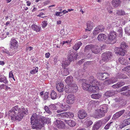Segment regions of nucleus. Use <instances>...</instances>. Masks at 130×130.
Listing matches in <instances>:
<instances>
[{"mask_svg": "<svg viewBox=\"0 0 130 130\" xmlns=\"http://www.w3.org/2000/svg\"><path fill=\"white\" fill-rule=\"evenodd\" d=\"M27 110L22 107L21 108L18 106H15L8 112L9 115L11 117L12 120L19 121L22 119L24 115L27 114Z\"/></svg>", "mask_w": 130, "mask_h": 130, "instance_id": "nucleus-1", "label": "nucleus"}, {"mask_svg": "<svg viewBox=\"0 0 130 130\" xmlns=\"http://www.w3.org/2000/svg\"><path fill=\"white\" fill-rule=\"evenodd\" d=\"M18 42L14 38H12L9 43L10 50L8 51L5 49L2 51L3 53H5L8 55L12 56L18 51Z\"/></svg>", "mask_w": 130, "mask_h": 130, "instance_id": "nucleus-2", "label": "nucleus"}, {"mask_svg": "<svg viewBox=\"0 0 130 130\" xmlns=\"http://www.w3.org/2000/svg\"><path fill=\"white\" fill-rule=\"evenodd\" d=\"M89 83L91 85L89 88V91L95 93L98 91L99 90L98 86L99 82L96 79H94V77L92 76H90L89 78Z\"/></svg>", "mask_w": 130, "mask_h": 130, "instance_id": "nucleus-3", "label": "nucleus"}, {"mask_svg": "<svg viewBox=\"0 0 130 130\" xmlns=\"http://www.w3.org/2000/svg\"><path fill=\"white\" fill-rule=\"evenodd\" d=\"M100 108L93 116L94 118L99 119L103 117L105 115V113L107 112V105L105 104L102 105L101 106Z\"/></svg>", "mask_w": 130, "mask_h": 130, "instance_id": "nucleus-4", "label": "nucleus"}, {"mask_svg": "<svg viewBox=\"0 0 130 130\" xmlns=\"http://www.w3.org/2000/svg\"><path fill=\"white\" fill-rule=\"evenodd\" d=\"M40 120L38 119L36 113H33L31 118V123L32 124L31 127L33 129L37 130L41 129L40 126L39 125V121Z\"/></svg>", "mask_w": 130, "mask_h": 130, "instance_id": "nucleus-5", "label": "nucleus"}, {"mask_svg": "<svg viewBox=\"0 0 130 130\" xmlns=\"http://www.w3.org/2000/svg\"><path fill=\"white\" fill-rule=\"evenodd\" d=\"M116 33L113 31L110 32L108 37L106 43L109 44H112L116 41Z\"/></svg>", "mask_w": 130, "mask_h": 130, "instance_id": "nucleus-6", "label": "nucleus"}, {"mask_svg": "<svg viewBox=\"0 0 130 130\" xmlns=\"http://www.w3.org/2000/svg\"><path fill=\"white\" fill-rule=\"evenodd\" d=\"M91 49L92 52L95 54L99 53L100 52V47L97 45H93L92 44H90L86 46L85 49V51L87 50Z\"/></svg>", "mask_w": 130, "mask_h": 130, "instance_id": "nucleus-7", "label": "nucleus"}, {"mask_svg": "<svg viewBox=\"0 0 130 130\" xmlns=\"http://www.w3.org/2000/svg\"><path fill=\"white\" fill-rule=\"evenodd\" d=\"M112 57V54L111 52H105L102 54V61L105 62H107L111 60Z\"/></svg>", "mask_w": 130, "mask_h": 130, "instance_id": "nucleus-8", "label": "nucleus"}, {"mask_svg": "<svg viewBox=\"0 0 130 130\" xmlns=\"http://www.w3.org/2000/svg\"><path fill=\"white\" fill-rule=\"evenodd\" d=\"M51 122V119L49 118H46L44 117H42L41 118L39 121V125L40 126L41 128L42 127L44 126L45 124L46 123H49Z\"/></svg>", "mask_w": 130, "mask_h": 130, "instance_id": "nucleus-9", "label": "nucleus"}, {"mask_svg": "<svg viewBox=\"0 0 130 130\" xmlns=\"http://www.w3.org/2000/svg\"><path fill=\"white\" fill-rule=\"evenodd\" d=\"M78 56L77 54H75L72 51H69L68 54V59L71 62L74 59H76Z\"/></svg>", "mask_w": 130, "mask_h": 130, "instance_id": "nucleus-10", "label": "nucleus"}, {"mask_svg": "<svg viewBox=\"0 0 130 130\" xmlns=\"http://www.w3.org/2000/svg\"><path fill=\"white\" fill-rule=\"evenodd\" d=\"M104 29V27L102 25L98 26L94 29L93 31V34L94 35H95L103 31Z\"/></svg>", "mask_w": 130, "mask_h": 130, "instance_id": "nucleus-11", "label": "nucleus"}, {"mask_svg": "<svg viewBox=\"0 0 130 130\" xmlns=\"http://www.w3.org/2000/svg\"><path fill=\"white\" fill-rule=\"evenodd\" d=\"M54 124L56 127L59 128H63L65 127L64 123L60 120H56L54 122Z\"/></svg>", "mask_w": 130, "mask_h": 130, "instance_id": "nucleus-12", "label": "nucleus"}, {"mask_svg": "<svg viewBox=\"0 0 130 130\" xmlns=\"http://www.w3.org/2000/svg\"><path fill=\"white\" fill-rule=\"evenodd\" d=\"M72 86H70V85L66 86L64 88V90L65 91L68 93H74L77 91V87H75V88L74 89L72 90L71 89Z\"/></svg>", "mask_w": 130, "mask_h": 130, "instance_id": "nucleus-13", "label": "nucleus"}, {"mask_svg": "<svg viewBox=\"0 0 130 130\" xmlns=\"http://www.w3.org/2000/svg\"><path fill=\"white\" fill-rule=\"evenodd\" d=\"M74 95L72 94L69 95L66 100V103L69 104H72L74 102Z\"/></svg>", "mask_w": 130, "mask_h": 130, "instance_id": "nucleus-14", "label": "nucleus"}, {"mask_svg": "<svg viewBox=\"0 0 130 130\" xmlns=\"http://www.w3.org/2000/svg\"><path fill=\"white\" fill-rule=\"evenodd\" d=\"M78 115L79 119H83L86 117L87 114L84 110L82 109L78 111Z\"/></svg>", "mask_w": 130, "mask_h": 130, "instance_id": "nucleus-15", "label": "nucleus"}, {"mask_svg": "<svg viewBox=\"0 0 130 130\" xmlns=\"http://www.w3.org/2000/svg\"><path fill=\"white\" fill-rule=\"evenodd\" d=\"M116 53L122 56H124L125 54V50L120 47H116L115 48Z\"/></svg>", "mask_w": 130, "mask_h": 130, "instance_id": "nucleus-16", "label": "nucleus"}, {"mask_svg": "<svg viewBox=\"0 0 130 130\" xmlns=\"http://www.w3.org/2000/svg\"><path fill=\"white\" fill-rule=\"evenodd\" d=\"M99 79L102 80H105L109 77V75L107 73H99L97 74Z\"/></svg>", "mask_w": 130, "mask_h": 130, "instance_id": "nucleus-17", "label": "nucleus"}, {"mask_svg": "<svg viewBox=\"0 0 130 130\" xmlns=\"http://www.w3.org/2000/svg\"><path fill=\"white\" fill-rule=\"evenodd\" d=\"M102 124V122L100 120L96 122L93 127L92 130H97L100 127Z\"/></svg>", "mask_w": 130, "mask_h": 130, "instance_id": "nucleus-18", "label": "nucleus"}, {"mask_svg": "<svg viewBox=\"0 0 130 130\" xmlns=\"http://www.w3.org/2000/svg\"><path fill=\"white\" fill-rule=\"evenodd\" d=\"M111 4L114 7L117 8L121 5V0H113L111 2Z\"/></svg>", "mask_w": 130, "mask_h": 130, "instance_id": "nucleus-19", "label": "nucleus"}, {"mask_svg": "<svg viewBox=\"0 0 130 130\" xmlns=\"http://www.w3.org/2000/svg\"><path fill=\"white\" fill-rule=\"evenodd\" d=\"M56 88L57 90L59 92L63 91L64 87L63 84L60 83H56Z\"/></svg>", "mask_w": 130, "mask_h": 130, "instance_id": "nucleus-20", "label": "nucleus"}, {"mask_svg": "<svg viewBox=\"0 0 130 130\" xmlns=\"http://www.w3.org/2000/svg\"><path fill=\"white\" fill-rule=\"evenodd\" d=\"M84 83H83L82 84V88L84 90H88L89 91V88L90 86V84L89 83V81H85Z\"/></svg>", "mask_w": 130, "mask_h": 130, "instance_id": "nucleus-21", "label": "nucleus"}, {"mask_svg": "<svg viewBox=\"0 0 130 130\" xmlns=\"http://www.w3.org/2000/svg\"><path fill=\"white\" fill-rule=\"evenodd\" d=\"M124 110H123L116 112L113 116V118L114 119H116L119 118L124 113Z\"/></svg>", "mask_w": 130, "mask_h": 130, "instance_id": "nucleus-22", "label": "nucleus"}, {"mask_svg": "<svg viewBox=\"0 0 130 130\" xmlns=\"http://www.w3.org/2000/svg\"><path fill=\"white\" fill-rule=\"evenodd\" d=\"M117 91L113 90L108 91L105 93V95L107 97H110L114 95L115 94H117Z\"/></svg>", "mask_w": 130, "mask_h": 130, "instance_id": "nucleus-23", "label": "nucleus"}, {"mask_svg": "<svg viewBox=\"0 0 130 130\" xmlns=\"http://www.w3.org/2000/svg\"><path fill=\"white\" fill-rule=\"evenodd\" d=\"M73 78L71 76H70L67 77L65 80L66 83L68 85L73 82Z\"/></svg>", "mask_w": 130, "mask_h": 130, "instance_id": "nucleus-24", "label": "nucleus"}, {"mask_svg": "<svg viewBox=\"0 0 130 130\" xmlns=\"http://www.w3.org/2000/svg\"><path fill=\"white\" fill-rule=\"evenodd\" d=\"M87 29H86V30L90 31L93 28V23L91 21H89L87 22Z\"/></svg>", "mask_w": 130, "mask_h": 130, "instance_id": "nucleus-25", "label": "nucleus"}, {"mask_svg": "<svg viewBox=\"0 0 130 130\" xmlns=\"http://www.w3.org/2000/svg\"><path fill=\"white\" fill-rule=\"evenodd\" d=\"M106 38V36L105 34H101L98 35L97 38L99 41H101L105 40Z\"/></svg>", "mask_w": 130, "mask_h": 130, "instance_id": "nucleus-26", "label": "nucleus"}, {"mask_svg": "<svg viewBox=\"0 0 130 130\" xmlns=\"http://www.w3.org/2000/svg\"><path fill=\"white\" fill-rule=\"evenodd\" d=\"M60 107L64 111H66L69 109L70 107L67 105L61 104Z\"/></svg>", "mask_w": 130, "mask_h": 130, "instance_id": "nucleus-27", "label": "nucleus"}, {"mask_svg": "<svg viewBox=\"0 0 130 130\" xmlns=\"http://www.w3.org/2000/svg\"><path fill=\"white\" fill-rule=\"evenodd\" d=\"M116 77L118 79H126L128 77L124 74L118 73L116 76Z\"/></svg>", "mask_w": 130, "mask_h": 130, "instance_id": "nucleus-28", "label": "nucleus"}, {"mask_svg": "<svg viewBox=\"0 0 130 130\" xmlns=\"http://www.w3.org/2000/svg\"><path fill=\"white\" fill-rule=\"evenodd\" d=\"M0 82L7 84L8 83V81L5 76L4 75H1L0 76Z\"/></svg>", "mask_w": 130, "mask_h": 130, "instance_id": "nucleus-29", "label": "nucleus"}, {"mask_svg": "<svg viewBox=\"0 0 130 130\" xmlns=\"http://www.w3.org/2000/svg\"><path fill=\"white\" fill-rule=\"evenodd\" d=\"M31 28L32 30H35L37 32L39 31L41 29L40 27L35 25H32Z\"/></svg>", "mask_w": 130, "mask_h": 130, "instance_id": "nucleus-30", "label": "nucleus"}, {"mask_svg": "<svg viewBox=\"0 0 130 130\" xmlns=\"http://www.w3.org/2000/svg\"><path fill=\"white\" fill-rule=\"evenodd\" d=\"M71 62L68 59L66 60L62 63V67L63 68L68 66Z\"/></svg>", "mask_w": 130, "mask_h": 130, "instance_id": "nucleus-31", "label": "nucleus"}, {"mask_svg": "<svg viewBox=\"0 0 130 130\" xmlns=\"http://www.w3.org/2000/svg\"><path fill=\"white\" fill-rule=\"evenodd\" d=\"M82 43L81 42H78L76 43L73 47V49L75 50H77L79 48L80 46H81Z\"/></svg>", "mask_w": 130, "mask_h": 130, "instance_id": "nucleus-32", "label": "nucleus"}, {"mask_svg": "<svg viewBox=\"0 0 130 130\" xmlns=\"http://www.w3.org/2000/svg\"><path fill=\"white\" fill-rule=\"evenodd\" d=\"M116 14L119 15H124L126 14L124 10H117Z\"/></svg>", "mask_w": 130, "mask_h": 130, "instance_id": "nucleus-33", "label": "nucleus"}, {"mask_svg": "<svg viewBox=\"0 0 130 130\" xmlns=\"http://www.w3.org/2000/svg\"><path fill=\"white\" fill-rule=\"evenodd\" d=\"M67 123L69 126L71 127L74 126L76 124L75 122L74 121L71 120L68 121Z\"/></svg>", "mask_w": 130, "mask_h": 130, "instance_id": "nucleus-34", "label": "nucleus"}, {"mask_svg": "<svg viewBox=\"0 0 130 130\" xmlns=\"http://www.w3.org/2000/svg\"><path fill=\"white\" fill-rule=\"evenodd\" d=\"M66 112L59 113L56 115V116L57 117L59 118H63L64 117H66Z\"/></svg>", "mask_w": 130, "mask_h": 130, "instance_id": "nucleus-35", "label": "nucleus"}, {"mask_svg": "<svg viewBox=\"0 0 130 130\" xmlns=\"http://www.w3.org/2000/svg\"><path fill=\"white\" fill-rule=\"evenodd\" d=\"M91 98L95 99H98L101 97V95L99 94H94L91 95Z\"/></svg>", "mask_w": 130, "mask_h": 130, "instance_id": "nucleus-36", "label": "nucleus"}, {"mask_svg": "<svg viewBox=\"0 0 130 130\" xmlns=\"http://www.w3.org/2000/svg\"><path fill=\"white\" fill-rule=\"evenodd\" d=\"M51 98L52 99H55L56 98L57 94L54 91H52L51 94Z\"/></svg>", "mask_w": 130, "mask_h": 130, "instance_id": "nucleus-37", "label": "nucleus"}, {"mask_svg": "<svg viewBox=\"0 0 130 130\" xmlns=\"http://www.w3.org/2000/svg\"><path fill=\"white\" fill-rule=\"evenodd\" d=\"M124 126H126L130 124V118L124 120L123 122Z\"/></svg>", "mask_w": 130, "mask_h": 130, "instance_id": "nucleus-38", "label": "nucleus"}, {"mask_svg": "<svg viewBox=\"0 0 130 130\" xmlns=\"http://www.w3.org/2000/svg\"><path fill=\"white\" fill-rule=\"evenodd\" d=\"M121 58L119 59V62L122 64L126 65L128 64V62L126 60L123 59L122 60Z\"/></svg>", "mask_w": 130, "mask_h": 130, "instance_id": "nucleus-39", "label": "nucleus"}, {"mask_svg": "<svg viewBox=\"0 0 130 130\" xmlns=\"http://www.w3.org/2000/svg\"><path fill=\"white\" fill-rule=\"evenodd\" d=\"M69 73V70L67 69H64V71L62 72V74L63 76H66L68 75Z\"/></svg>", "mask_w": 130, "mask_h": 130, "instance_id": "nucleus-40", "label": "nucleus"}, {"mask_svg": "<svg viewBox=\"0 0 130 130\" xmlns=\"http://www.w3.org/2000/svg\"><path fill=\"white\" fill-rule=\"evenodd\" d=\"M125 33L128 35H130V26H128L125 28Z\"/></svg>", "mask_w": 130, "mask_h": 130, "instance_id": "nucleus-41", "label": "nucleus"}, {"mask_svg": "<svg viewBox=\"0 0 130 130\" xmlns=\"http://www.w3.org/2000/svg\"><path fill=\"white\" fill-rule=\"evenodd\" d=\"M66 117L70 118H73L74 116V113L71 112H66Z\"/></svg>", "mask_w": 130, "mask_h": 130, "instance_id": "nucleus-42", "label": "nucleus"}, {"mask_svg": "<svg viewBox=\"0 0 130 130\" xmlns=\"http://www.w3.org/2000/svg\"><path fill=\"white\" fill-rule=\"evenodd\" d=\"M44 109L46 112L49 115H51L52 114V112L51 111V110H50V109L47 106H44Z\"/></svg>", "mask_w": 130, "mask_h": 130, "instance_id": "nucleus-43", "label": "nucleus"}, {"mask_svg": "<svg viewBox=\"0 0 130 130\" xmlns=\"http://www.w3.org/2000/svg\"><path fill=\"white\" fill-rule=\"evenodd\" d=\"M120 47L122 49L125 50V49L126 48V47H127V46L126 44L124 42H121L120 45Z\"/></svg>", "mask_w": 130, "mask_h": 130, "instance_id": "nucleus-44", "label": "nucleus"}, {"mask_svg": "<svg viewBox=\"0 0 130 130\" xmlns=\"http://www.w3.org/2000/svg\"><path fill=\"white\" fill-rule=\"evenodd\" d=\"M123 71H126L128 72H130V65L122 69Z\"/></svg>", "mask_w": 130, "mask_h": 130, "instance_id": "nucleus-45", "label": "nucleus"}, {"mask_svg": "<svg viewBox=\"0 0 130 130\" xmlns=\"http://www.w3.org/2000/svg\"><path fill=\"white\" fill-rule=\"evenodd\" d=\"M86 124L87 127H89L93 123V122L90 120H87L86 122Z\"/></svg>", "mask_w": 130, "mask_h": 130, "instance_id": "nucleus-46", "label": "nucleus"}, {"mask_svg": "<svg viewBox=\"0 0 130 130\" xmlns=\"http://www.w3.org/2000/svg\"><path fill=\"white\" fill-rule=\"evenodd\" d=\"M48 92H46L44 94L43 99L44 100L47 99L48 98Z\"/></svg>", "mask_w": 130, "mask_h": 130, "instance_id": "nucleus-47", "label": "nucleus"}, {"mask_svg": "<svg viewBox=\"0 0 130 130\" xmlns=\"http://www.w3.org/2000/svg\"><path fill=\"white\" fill-rule=\"evenodd\" d=\"M113 123L112 122H110L109 123H108L107 124L106 126L104 127V128L106 129H108L110 126L111 124Z\"/></svg>", "mask_w": 130, "mask_h": 130, "instance_id": "nucleus-48", "label": "nucleus"}, {"mask_svg": "<svg viewBox=\"0 0 130 130\" xmlns=\"http://www.w3.org/2000/svg\"><path fill=\"white\" fill-rule=\"evenodd\" d=\"M118 32L119 34V36L120 37H121L122 36V29L120 27L118 29Z\"/></svg>", "mask_w": 130, "mask_h": 130, "instance_id": "nucleus-49", "label": "nucleus"}, {"mask_svg": "<svg viewBox=\"0 0 130 130\" xmlns=\"http://www.w3.org/2000/svg\"><path fill=\"white\" fill-rule=\"evenodd\" d=\"M38 67H36L35 69H33L30 71V73L32 74H34L38 72Z\"/></svg>", "mask_w": 130, "mask_h": 130, "instance_id": "nucleus-50", "label": "nucleus"}, {"mask_svg": "<svg viewBox=\"0 0 130 130\" xmlns=\"http://www.w3.org/2000/svg\"><path fill=\"white\" fill-rule=\"evenodd\" d=\"M111 84V83L110 79L105 81L104 83V84L106 85H108Z\"/></svg>", "mask_w": 130, "mask_h": 130, "instance_id": "nucleus-51", "label": "nucleus"}, {"mask_svg": "<svg viewBox=\"0 0 130 130\" xmlns=\"http://www.w3.org/2000/svg\"><path fill=\"white\" fill-rule=\"evenodd\" d=\"M70 86H72V88H71V89L73 90V89H74V88H75V87H77V91L78 90V88L77 86V85L75 84H70Z\"/></svg>", "mask_w": 130, "mask_h": 130, "instance_id": "nucleus-52", "label": "nucleus"}, {"mask_svg": "<svg viewBox=\"0 0 130 130\" xmlns=\"http://www.w3.org/2000/svg\"><path fill=\"white\" fill-rule=\"evenodd\" d=\"M130 88V86H126L123 87L121 89L122 91H125Z\"/></svg>", "mask_w": 130, "mask_h": 130, "instance_id": "nucleus-53", "label": "nucleus"}, {"mask_svg": "<svg viewBox=\"0 0 130 130\" xmlns=\"http://www.w3.org/2000/svg\"><path fill=\"white\" fill-rule=\"evenodd\" d=\"M118 78H117L116 77L115 78H112L111 79H110V80L111 82V83H113L115 82H116L117 81V79Z\"/></svg>", "mask_w": 130, "mask_h": 130, "instance_id": "nucleus-54", "label": "nucleus"}, {"mask_svg": "<svg viewBox=\"0 0 130 130\" xmlns=\"http://www.w3.org/2000/svg\"><path fill=\"white\" fill-rule=\"evenodd\" d=\"M117 83L119 87H121L125 84L124 82H119Z\"/></svg>", "mask_w": 130, "mask_h": 130, "instance_id": "nucleus-55", "label": "nucleus"}, {"mask_svg": "<svg viewBox=\"0 0 130 130\" xmlns=\"http://www.w3.org/2000/svg\"><path fill=\"white\" fill-rule=\"evenodd\" d=\"M9 77L10 78H12L14 80H15V79L14 78L13 75L12 71H11L9 73Z\"/></svg>", "mask_w": 130, "mask_h": 130, "instance_id": "nucleus-56", "label": "nucleus"}, {"mask_svg": "<svg viewBox=\"0 0 130 130\" xmlns=\"http://www.w3.org/2000/svg\"><path fill=\"white\" fill-rule=\"evenodd\" d=\"M47 22L44 21L42 23V27L43 28H44L47 26Z\"/></svg>", "mask_w": 130, "mask_h": 130, "instance_id": "nucleus-57", "label": "nucleus"}, {"mask_svg": "<svg viewBox=\"0 0 130 130\" xmlns=\"http://www.w3.org/2000/svg\"><path fill=\"white\" fill-rule=\"evenodd\" d=\"M94 101L92 100L89 102L88 105L89 106H93L94 104Z\"/></svg>", "mask_w": 130, "mask_h": 130, "instance_id": "nucleus-58", "label": "nucleus"}, {"mask_svg": "<svg viewBox=\"0 0 130 130\" xmlns=\"http://www.w3.org/2000/svg\"><path fill=\"white\" fill-rule=\"evenodd\" d=\"M50 110L53 109L55 108L56 106L54 104H52L49 106Z\"/></svg>", "mask_w": 130, "mask_h": 130, "instance_id": "nucleus-59", "label": "nucleus"}, {"mask_svg": "<svg viewBox=\"0 0 130 130\" xmlns=\"http://www.w3.org/2000/svg\"><path fill=\"white\" fill-rule=\"evenodd\" d=\"M85 61V60L84 59H82L78 61V64L79 65H80L81 64H82Z\"/></svg>", "mask_w": 130, "mask_h": 130, "instance_id": "nucleus-60", "label": "nucleus"}, {"mask_svg": "<svg viewBox=\"0 0 130 130\" xmlns=\"http://www.w3.org/2000/svg\"><path fill=\"white\" fill-rule=\"evenodd\" d=\"M78 71L77 72H76L75 73V76L76 77H79L80 76H81L82 75L81 74H79L78 73Z\"/></svg>", "mask_w": 130, "mask_h": 130, "instance_id": "nucleus-61", "label": "nucleus"}, {"mask_svg": "<svg viewBox=\"0 0 130 130\" xmlns=\"http://www.w3.org/2000/svg\"><path fill=\"white\" fill-rule=\"evenodd\" d=\"M112 87L115 89H116L117 88H119V86L117 85V83L116 84L112 86Z\"/></svg>", "mask_w": 130, "mask_h": 130, "instance_id": "nucleus-62", "label": "nucleus"}, {"mask_svg": "<svg viewBox=\"0 0 130 130\" xmlns=\"http://www.w3.org/2000/svg\"><path fill=\"white\" fill-rule=\"evenodd\" d=\"M5 85L4 84L0 85V88L1 89H4V88Z\"/></svg>", "mask_w": 130, "mask_h": 130, "instance_id": "nucleus-63", "label": "nucleus"}, {"mask_svg": "<svg viewBox=\"0 0 130 130\" xmlns=\"http://www.w3.org/2000/svg\"><path fill=\"white\" fill-rule=\"evenodd\" d=\"M130 95V90H128L127 91H126V96Z\"/></svg>", "mask_w": 130, "mask_h": 130, "instance_id": "nucleus-64", "label": "nucleus"}]
</instances>
